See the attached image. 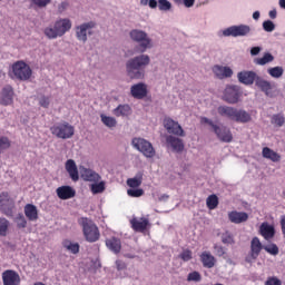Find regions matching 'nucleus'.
<instances>
[{
    "label": "nucleus",
    "mask_w": 285,
    "mask_h": 285,
    "mask_svg": "<svg viewBox=\"0 0 285 285\" xmlns=\"http://www.w3.org/2000/svg\"><path fill=\"white\" fill-rule=\"evenodd\" d=\"M214 254L217 257H224V255H226V249L224 246H222L219 244H214Z\"/></svg>",
    "instance_id": "50"
},
{
    "label": "nucleus",
    "mask_w": 285,
    "mask_h": 285,
    "mask_svg": "<svg viewBox=\"0 0 285 285\" xmlns=\"http://www.w3.org/2000/svg\"><path fill=\"white\" fill-rule=\"evenodd\" d=\"M213 131L219 139V141H223L224 144H230L233 141V132H230V129L226 126H214Z\"/></svg>",
    "instance_id": "13"
},
{
    "label": "nucleus",
    "mask_w": 285,
    "mask_h": 285,
    "mask_svg": "<svg viewBox=\"0 0 285 285\" xmlns=\"http://www.w3.org/2000/svg\"><path fill=\"white\" fill-rule=\"evenodd\" d=\"M52 0H31V3H33V6H37V8H46L47 6H49V3H51Z\"/></svg>",
    "instance_id": "55"
},
{
    "label": "nucleus",
    "mask_w": 285,
    "mask_h": 285,
    "mask_svg": "<svg viewBox=\"0 0 285 285\" xmlns=\"http://www.w3.org/2000/svg\"><path fill=\"white\" fill-rule=\"evenodd\" d=\"M262 155L265 159H269L274 163L281 161L282 159V156H279V154L268 147L263 148Z\"/></svg>",
    "instance_id": "35"
},
{
    "label": "nucleus",
    "mask_w": 285,
    "mask_h": 285,
    "mask_svg": "<svg viewBox=\"0 0 285 285\" xmlns=\"http://www.w3.org/2000/svg\"><path fill=\"white\" fill-rule=\"evenodd\" d=\"M24 215L29 222H37V219H39V210L37 209V206L32 204H27L24 206Z\"/></svg>",
    "instance_id": "30"
},
{
    "label": "nucleus",
    "mask_w": 285,
    "mask_h": 285,
    "mask_svg": "<svg viewBox=\"0 0 285 285\" xmlns=\"http://www.w3.org/2000/svg\"><path fill=\"white\" fill-rule=\"evenodd\" d=\"M256 86L266 95V97H269L271 99L277 97V94H275L273 83L268 80H264L262 77L256 78Z\"/></svg>",
    "instance_id": "14"
},
{
    "label": "nucleus",
    "mask_w": 285,
    "mask_h": 285,
    "mask_svg": "<svg viewBox=\"0 0 285 285\" xmlns=\"http://www.w3.org/2000/svg\"><path fill=\"white\" fill-rule=\"evenodd\" d=\"M147 4L149 6V8L155 9L157 8V0H149Z\"/></svg>",
    "instance_id": "63"
},
{
    "label": "nucleus",
    "mask_w": 285,
    "mask_h": 285,
    "mask_svg": "<svg viewBox=\"0 0 285 285\" xmlns=\"http://www.w3.org/2000/svg\"><path fill=\"white\" fill-rule=\"evenodd\" d=\"M259 234L262 235V237H264V239L268 242L269 239H273V237H275V226L264 222L259 226Z\"/></svg>",
    "instance_id": "24"
},
{
    "label": "nucleus",
    "mask_w": 285,
    "mask_h": 285,
    "mask_svg": "<svg viewBox=\"0 0 285 285\" xmlns=\"http://www.w3.org/2000/svg\"><path fill=\"white\" fill-rule=\"evenodd\" d=\"M220 239L226 245L235 244V236L230 232H225L220 235Z\"/></svg>",
    "instance_id": "43"
},
{
    "label": "nucleus",
    "mask_w": 285,
    "mask_h": 285,
    "mask_svg": "<svg viewBox=\"0 0 285 285\" xmlns=\"http://www.w3.org/2000/svg\"><path fill=\"white\" fill-rule=\"evenodd\" d=\"M272 61H275V57H273V53L266 52L262 58L254 59V63L256 66H266V63H272Z\"/></svg>",
    "instance_id": "36"
},
{
    "label": "nucleus",
    "mask_w": 285,
    "mask_h": 285,
    "mask_svg": "<svg viewBox=\"0 0 285 285\" xmlns=\"http://www.w3.org/2000/svg\"><path fill=\"white\" fill-rule=\"evenodd\" d=\"M12 104H14V89H12V86L7 85L0 92V105L12 106Z\"/></svg>",
    "instance_id": "12"
},
{
    "label": "nucleus",
    "mask_w": 285,
    "mask_h": 285,
    "mask_svg": "<svg viewBox=\"0 0 285 285\" xmlns=\"http://www.w3.org/2000/svg\"><path fill=\"white\" fill-rule=\"evenodd\" d=\"M10 228V220L6 217H0V237H6L8 235V229Z\"/></svg>",
    "instance_id": "40"
},
{
    "label": "nucleus",
    "mask_w": 285,
    "mask_h": 285,
    "mask_svg": "<svg viewBox=\"0 0 285 285\" xmlns=\"http://www.w3.org/2000/svg\"><path fill=\"white\" fill-rule=\"evenodd\" d=\"M131 97L134 99H144L148 95V87L144 82L136 83L130 88Z\"/></svg>",
    "instance_id": "23"
},
{
    "label": "nucleus",
    "mask_w": 285,
    "mask_h": 285,
    "mask_svg": "<svg viewBox=\"0 0 285 285\" xmlns=\"http://www.w3.org/2000/svg\"><path fill=\"white\" fill-rule=\"evenodd\" d=\"M106 246L111 253H115V255H118V253H121V239L117 237H110L106 239Z\"/></svg>",
    "instance_id": "29"
},
{
    "label": "nucleus",
    "mask_w": 285,
    "mask_h": 285,
    "mask_svg": "<svg viewBox=\"0 0 285 285\" xmlns=\"http://www.w3.org/2000/svg\"><path fill=\"white\" fill-rule=\"evenodd\" d=\"M38 104L41 108H50V97L48 96H40L38 97Z\"/></svg>",
    "instance_id": "49"
},
{
    "label": "nucleus",
    "mask_w": 285,
    "mask_h": 285,
    "mask_svg": "<svg viewBox=\"0 0 285 285\" xmlns=\"http://www.w3.org/2000/svg\"><path fill=\"white\" fill-rule=\"evenodd\" d=\"M178 6H185V8H193L195 6V0H174Z\"/></svg>",
    "instance_id": "54"
},
{
    "label": "nucleus",
    "mask_w": 285,
    "mask_h": 285,
    "mask_svg": "<svg viewBox=\"0 0 285 285\" xmlns=\"http://www.w3.org/2000/svg\"><path fill=\"white\" fill-rule=\"evenodd\" d=\"M224 99L227 104H237V101H239V89H237L236 86L226 87Z\"/></svg>",
    "instance_id": "22"
},
{
    "label": "nucleus",
    "mask_w": 285,
    "mask_h": 285,
    "mask_svg": "<svg viewBox=\"0 0 285 285\" xmlns=\"http://www.w3.org/2000/svg\"><path fill=\"white\" fill-rule=\"evenodd\" d=\"M202 124H208V126H210L213 128V130H215V122H213V120L208 119L207 117H203L200 118Z\"/></svg>",
    "instance_id": "58"
},
{
    "label": "nucleus",
    "mask_w": 285,
    "mask_h": 285,
    "mask_svg": "<svg viewBox=\"0 0 285 285\" xmlns=\"http://www.w3.org/2000/svg\"><path fill=\"white\" fill-rule=\"evenodd\" d=\"M179 257L183 262H190V259H193V252L185 249L180 253Z\"/></svg>",
    "instance_id": "53"
},
{
    "label": "nucleus",
    "mask_w": 285,
    "mask_h": 285,
    "mask_svg": "<svg viewBox=\"0 0 285 285\" xmlns=\"http://www.w3.org/2000/svg\"><path fill=\"white\" fill-rule=\"evenodd\" d=\"M131 146L135 148V150H138V153H141L144 157L147 159H153L157 153L155 151V147H153V144L144 138H134L131 140Z\"/></svg>",
    "instance_id": "6"
},
{
    "label": "nucleus",
    "mask_w": 285,
    "mask_h": 285,
    "mask_svg": "<svg viewBox=\"0 0 285 285\" xmlns=\"http://www.w3.org/2000/svg\"><path fill=\"white\" fill-rule=\"evenodd\" d=\"M269 19H277V10L273 9L268 12Z\"/></svg>",
    "instance_id": "61"
},
{
    "label": "nucleus",
    "mask_w": 285,
    "mask_h": 285,
    "mask_svg": "<svg viewBox=\"0 0 285 285\" xmlns=\"http://www.w3.org/2000/svg\"><path fill=\"white\" fill-rule=\"evenodd\" d=\"M97 23L95 21L83 22L75 28L76 30V39L80 41V43H86L88 41V37H92L95 28Z\"/></svg>",
    "instance_id": "8"
},
{
    "label": "nucleus",
    "mask_w": 285,
    "mask_h": 285,
    "mask_svg": "<svg viewBox=\"0 0 285 285\" xmlns=\"http://www.w3.org/2000/svg\"><path fill=\"white\" fill-rule=\"evenodd\" d=\"M265 285H282V281H279L277 277H269Z\"/></svg>",
    "instance_id": "57"
},
{
    "label": "nucleus",
    "mask_w": 285,
    "mask_h": 285,
    "mask_svg": "<svg viewBox=\"0 0 285 285\" xmlns=\"http://www.w3.org/2000/svg\"><path fill=\"white\" fill-rule=\"evenodd\" d=\"M250 32L253 29L248 24H234L222 31V37H233L237 39V37H250Z\"/></svg>",
    "instance_id": "7"
},
{
    "label": "nucleus",
    "mask_w": 285,
    "mask_h": 285,
    "mask_svg": "<svg viewBox=\"0 0 285 285\" xmlns=\"http://www.w3.org/2000/svg\"><path fill=\"white\" fill-rule=\"evenodd\" d=\"M9 77L17 81H28L32 77V69L23 61H17L11 66Z\"/></svg>",
    "instance_id": "4"
},
{
    "label": "nucleus",
    "mask_w": 285,
    "mask_h": 285,
    "mask_svg": "<svg viewBox=\"0 0 285 285\" xmlns=\"http://www.w3.org/2000/svg\"><path fill=\"white\" fill-rule=\"evenodd\" d=\"M263 30L265 32H275V22L273 20H265L263 22Z\"/></svg>",
    "instance_id": "47"
},
{
    "label": "nucleus",
    "mask_w": 285,
    "mask_h": 285,
    "mask_svg": "<svg viewBox=\"0 0 285 285\" xmlns=\"http://www.w3.org/2000/svg\"><path fill=\"white\" fill-rule=\"evenodd\" d=\"M78 224L81 226L87 242L95 243L99 239V228L95 225L92 219L88 217H80L78 218Z\"/></svg>",
    "instance_id": "5"
},
{
    "label": "nucleus",
    "mask_w": 285,
    "mask_h": 285,
    "mask_svg": "<svg viewBox=\"0 0 285 285\" xmlns=\"http://www.w3.org/2000/svg\"><path fill=\"white\" fill-rule=\"evenodd\" d=\"M259 52H262V47H253L250 49L252 57H257V55H259Z\"/></svg>",
    "instance_id": "60"
},
{
    "label": "nucleus",
    "mask_w": 285,
    "mask_h": 285,
    "mask_svg": "<svg viewBox=\"0 0 285 285\" xmlns=\"http://www.w3.org/2000/svg\"><path fill=\"white\" fill-rule=\"evenodd\" d=\"M259 76L255 71H240L237 73V79L240 83L245 86H253V83H257V79Z\"/></svg>",
    "instance_id": "16"
},
{
    "label": "nucleus",
    "mask_w": 285,
    "mask_h": 285,
    "mask_svg": "<svg viewBox=\"0 0 285 285\" xmlns=\"http://www.w3.org/2000/svg\"><path fill=\"white\" fill-rule=\"evenodd\" d=\"M10 148V139L8 137H1L0 138V149L6 150Z\"/></svg>",
    "instance_id": "56"
},
{
    "label": "nucleus",
    "mask_w": 285,
    "mask_h": 285,
    "mask_svg": "<svg viewBox=\"0 0 285 285\" xmlns=\"http://www.w3.org/2000/svg\"><path fill=\"white\" fill-rule=\"evenodd\" d=\"M56 193L59 197V199H72L75 195H77V191L70 186H61L56 189Z\"/></svg>",
    "instance_id": "26"
},
{
    "label": "nucleus",
    "mask_w": 285,
    "mask_h": 285,
    "mask_svg": "<svg viewBox=\"0 0 285 285\" xmlns=\"http://www.w3.org/2000/svg\"><path fill=\"white\" fill-rule=\"evenodd\" d=\"M112 114L115 117H129V115H132V108L129 105H119L112 110Z\"/></svg>",
    "instance_id": "33"
},
{
    "label": "nucleus",
    "mask_w": 285,
    "mask_h": 285,
    "mask_svg": "<svg viewBox=\"0 0 285 285\" xmlns=\"http://www.w3.org/2000/svg\"><path fill=\"white\" fill-rule=\"evenodd\" d=\"M148 66H150V56L146 53L130 58L126 62L127 75L130 79H144Z\"/></svg>",
    "instance_id": "1"
},
{
    "label": "nucleus",
    "mask_w": 285,
    "mask_h": 285,
    "mask_svg": "<svg viewBox=\"0 0 285 285\" xmlns=\"http://www.w3.org/2000/svg\"><path fill=\"white\" fill-rule=\"evenodd\" d=\"M264 249V245L258 237H254L250 242V256L246 258V262H253V259H257L259 254Z\"/></svg>",
    "instance_id": "17"
},
{
    "label": "nucleus",
    "mask_w": 285,
    "mask_h": 285,
    "mask_svg": "<svg viewBox=\"0 0 285 285\" xmlns=\"http://www.w3.org/2000/svg\"><path fill=\"white\" fill-rule=\"evenodd\" d=\"M131 224V228L136 232V233H144L146 230V228H148V226H150V220L146 217H134L130 220Z\"/></svg>",
    "instance_id": "19"
},
{
    "label": "nucleus",
    "mask_w": 285,
    "mask_h": 285,
    "mask_svg": "<svg viewBox=\"0 0 285 285\" xmlns=\"http://www.w3.org/2000/svg\"><path fill=\"white\" fill-rule=\"evenodd\" d=\"M235 107H228V106H219L217 108V112L220 117H224L225 119H229L233 121V117H235Z\"/></svg>",
    "instance_id": "32"
},
{
    "label": "nucleus",
    "mask_w": 285,
    "mask_h": 285,
    "mask_svg": "<svg viewBox=\"0 0 285 285\" xmlns=\"http://www.w3.org/2000/svg\"><path fill=\"white\" fill-rule=\"evenodd\" d=\"M212 70L216 79H228L233 77V69L230 67L215 65Z\"/></svg>",
    "instance_id": "18"
},
{
    "label": "nucleus",
    "mask_w": 285,
    "mask_h": 285,
    "mask_svg": "<svg viewBox=\"0 0 285 285\" xmlns=\"http://www.w3.org/2000/svg\"><path fill=\"white\" fill-rule=\"evenodd\" d=\"M116 268L117 271H125L126 263L124 261H116Z\"/></svg>",
    "instance_id": "59"
},
{
    "label": "nucleus",
    "mask_w": 285,
    "mask_h": 285,
    "mask_svg": "<svg viewBox=\"0 0 285 285\" xmlns=\"http://www.w3.org/2000/svg\"><path fill=\"white\" fill-rule=\"evenodd\" d=\"M267 73L273 77V79H279L284 76V67H272L267 69Z\"/></svg>",
    "instance_id": "38"
},
{
    "label": "nucleus",
    "mask_w": 285,
    "mask_h": 285,
    "mask_svg": "<svg viewBox=\"0 0 285 285\" xmlns=\"http://www.w3.org/2000/svg\"><path fill=\"white\" fill-rule=\"evenodd\" d=\"M0 212L2 215H6V217L14 216V199H12L7 191L0 194Z\"/></svg>",
    "instance_id": "10"
},
{
    "label": "nucleus",
    "mask_w": 285,
    "mask_h": 285,
    "mask_svg": "<svg viewBox=\"0 0 285 285\" xmlns=\"http://www.w3.org/2000/svg\"><path fill=\"white\" fill-rule=\"evenodd\" d=\"M263 250H266L269 255H279V247L275 244L264 245Z\"/></svg>",
    "instance_id": "45"
},
{
    "label": "nucleus",
    "mask_w": 285,
    "mask_h": 285,
    "mask_svg": "<svg viewBox=\"0 0 285 285\" xmlns=\"http://www.w3.org/2000/svg\"><path fill=\"white\" fill-rule=\"evenodd\" d=\"M158 8L161 12H170L173 10V3L168 0H158Z\"/></svg>",
    "instance_id": "44"
},
{
    "label": "nucleus",
    "mask_w": 285,
    "mask_h": 285,
    "mask_svg": "<svg viewBox=\"0 0 285 285\" xmlns=\"http://www.w3.org/2000/svg\"><path fill=\"white\" fill-rule=\"evenodd\" d=\"M129 39L134 43H138V50L141 53L155 48V41L150 38V35L141 29H131L129 31Z\"/></svg>",
    "instance_id": "2"
},
{
    "label": "nucleus",
    "mask_w": 285,
    "mask_h": 285,
    "mask_svg": "<svg viewBox=\"0 0 285 285\" xmlns=\"http://www.w3.org/2000/svg\"><path fill=\"white\" fill-rule=\"evenodd\" d=\"M164 128L169 135H175L176 137H186V131L181 128L178 121H175L173 118L164 119Z\"/></svg>",
    "instance_id": "11"
},
{
    "label": "nucleus",
    "mask_w": 285,
    "mask_h": 285,
    "mask_svg": "<svg viewBox=\"0 0 285 285\" xmlns=\"http://www.w3.org/2000/svg\"><path fill=\"white\" fill-rule=\"evenodd\" d=\"M65 168L72 181H79V169L77 168V163H75L73 159H68L65 164Z\"/></svg>",
    "instance_id": "25"
},
{
    "label": "nucleus",
    "mask_w": 285,
    "mask_h": 285,
    "mask_svg": "<svg viewBox=\"0 0 285 285\" xmlns=\"http://www.w3.org/2000/svg\"><path fill=\"white\" fill-rule=\"evenodd\" d=\"M228 219L232 224H244V222H248V214L246 212H229Z\"/></svg>",
    "instance_id": "28"
},
{
    "label": "nucleus",
    "mask_w": 285,
    "mask_h": 285,
    "mask_svg": "<svg viewBox=\"0 0 285 285\" xmlns=\"http://www.w3.org/2000/svg\"><path fill=\"white\" fill-rule=\"evenodd\" d=\"M166 144L174 153H183L184 151V140L181 138H177L173 135L166 137Z\"/></svg>",
    "instance_id": "20"
},
{
    "label": "nucleus",
    "mask_w": 285,
    "mask_h": 285,
    "mask_svg": "<svg viewBox=\"0 0 285 285\" xmlns=\"http://www.w3.org/2000/svg\"><path fill=\"white\" fill-rule=\"evenodd\" d=\"M187 282H202V274H199V272L189 273Z\"/></svg>",
    "instance_id": "52"
},
{
    "label": "nucleus",
    "mask_w": 285,
    "mask_h": 285,
    "mask_svg": "<svg viewBox=\"0 0 285 285\" xmlns=\"http://www.w3.org/2000/svg\"><path fill=\"white\" fill-rule=\"evenodd\" d=\"M16 224L18 228H26V226H28V220H26V216H23V214H19L16 217Z\"/></svg>",
    "instance_id": "48"
},
{
    "label": "nucleus",
    "mask_w": 285,
    "mask_h": 285,
    "mask_svg": "<svg viewBox=\"0 0 285 285\" xmlns=\"http://www.w3.org/2000/svg\"><path fill=\"white\" fill-rule=\"evenodd\" d=\"M68 8V2H61L58 7L59 12H63Z\"/></svg>",
    "instance_id": "62"
},
{
    "label": "nucleus",
    "mask_w": 285,
    "mask_h": 285,
    "mask_svg": "<svg viewBox=\"0 0 285 285\" xmlns=\"http://www.w3.org/2000/svg\"><path fill=\"white\" fill-rule=\"evenodd\" d=\"M144 181V171H138L135 177L127 179L129 188H139Z\"/></svg>",
    "instance_id": "34"
},
{
    "label": "nucleus",
    "mask_w": 285,
    "mask_h": 285,
    "mask_svg": "<svg viewBox=\"0 0 285 285\" xmlns=\"http://www.w3.org/2000/svg\"><path fill=\"white\" fill-rule=\"evenodd\" d=\"M206 205L209 208V210H215L217 206H219V198H217V195H210L206 199Z\"/></svg>",
    "instance_id": "41"
},
{
    "label": "nucleus",
    "mask_w": 285,
    "mask_h": 285,
    "mask_svg": "<svg viewBox=\"0 0 285 285\" xmlns=\"http://www.w3.org/2000/svg\"><path fill=\"white\" fill-rule=\"evenodd\" d=\"M200 262L205 268H213L215 266V256L210 252H203L200 254Z\"/></svg>",
    "instance_id": "31"
},
{
    "label": "nucleus",
    "mask_w": 285,
    "mask_h": 285,
    "mask_svg": "<svg viewBox=\"0 0 285 285\" xmlns=\"http://www.w3.org/2000/svg\"><path fill=\"white\" fill-rule=\"evenodd\" d=\"M90 190L94 195H99V193H104L106 190V183L100 181V183H95L90 186Z\"/></svg>",
    "instance_id": "42"
},
{
    "label": "nucleus",
    "mask_w": 285,
    "mask_h": 285,
    "mask_svg": "<svg viewBox=\"0 0 285 285\" xmlns=\"http://www.w3.org/2000/svg\"><path fill=\"white\" fill-rule=\"evenodd\" d=\"M284 121H285V119H284V116H282V115H274L272 117V124H274V126L282 127V126H284Z\"/></svg>",
    "instance_id": "51"
},
{
    "label": "nucleus",
    "mask_w": 285,
    "mask_h": 285,
    "mask_svg": "<svg viewBox=\"0 0 285 285\" xmlns=\"http://www.w3.org/2000/svg\"><path fill=\"white\" fill-rule=\"evenodd\" d=\"M50 130L58 139H70L75 135V127L68 122L56 124Z\"/></svg>",
    "instance_id": "9"
},
{
    "label": "nucleus",
    "mask_w": 285,
    "mask_h": 285,
    "mask_svg": "<svg viewBox=\"0 0 285 285\" xmlns=\"http://www.w3.org/2000/svg\"><path fill=\"white\" fill-rule=\"evenodd\" d=\"M63 248L68 250L69 253H72V255H77L79 253V244L78 243H72L69 239H66L62 242Z\"/></svg>",
    "instance_id": "37"
},
{
    "label": "nucleus",
    "mask_w": 285,
    "mask_h": 285,
    "mask_svg": "<svg viewBox=\"0 0 285 285\" xmlns=\"http://www.w3.org/2000/svg\"><path fill=\"white\" fill-rule=\"evenodd\" d=\"M250 119L253 118L250 117L248 111L236 108L232 121H236V124H248Z\"/></svg>",
    "instance_id": "27"
},
{
    "label": "nucleus",
    "mask_w": 285,
    "mask_h": 285,
    "mask_svg": "<svg viewBox=\"0 0 285 285\" xmlns=\"http://www.w3.org/2000/svg\"><path fill=\"white\" fill-rule=\"evenodd\" d=\"M281 226H282V233L283 235H285V216H282Z\"/></svg>",
    "instance_id": "64"
},
{
    "label": "nucleus",
    "mask_w": 285,
    "mask_h": 285,
    "mask_svg": "<svg viewBox=\"0 0 285 285\" xmlns=\"http://www.w3.org/2000/svg\"><path fill=\"white\" fill-rule=\"evenodd\" d=\"M79 170H80V176L85 181L97 183V181H100L101 179V176L90 168L80 166Z\"/></svg>",
    "instance_id": "21"
},
{
    "label": "nucleus",
    "mask_w": 285,
    "mask_h": 285,
    "mask_svg": "<svg viewBox=\"0 0 285 285\" xmlns=\"http://www.w3.org/2000/svg\"><path fill=\"white\" fill-rule=\"evenodd\" d=\"M128 197H144V189L141 188H130L127 190Z\"/></svg>",
    "instance_id": "46"
},
{
    "label": "nucleus",
    "mask_w": 285,
    "mask_h": 285,
    "mask_svg": "<svg viewBox=\"0 0 285 285\" xmlns=\"http://www.w3.org/2000/svg\"><path fill=\"white\" fill-rule=\"evenodd\" d=\"M72 28V21L65 18L57 20L53 24H49L45 28L43 33L47 39H58V37H63L66 32L70 31Z\"/></svg>",
    "instance_id": "3"
},
{
    "label": "nucleus",
    "mask_w": 285,
    "mask_h": 285,
    "mask_svg": "<svg viewBox=\"0 0 285 285\" xmlns=\"http://www.w3.org/2000/svg\"><path fill=\"white\" fill-rule=\"evenodd\" d=\"M2 282L3 285H20L21 276L16 271L7 269L2 273Z\"/></svg>",
    "instance_id": "15"
},
{
    "label": "nucleus",
    "mask_w": 285,
    "mask_h": 285,
    "mask_svg": "<svg viewBox=\"0 0 285 285\" xmlns=\"http://www.w3.org/2000/svg\"><path fill=\"white\" fill-rule=\"evenodd\" d=\"M100 119H101V122L105 126H107V128H115V126H117V119L115 117H110L101 114Z\"/></svg>",
    "instance_id": "39"
}]
</instances>
